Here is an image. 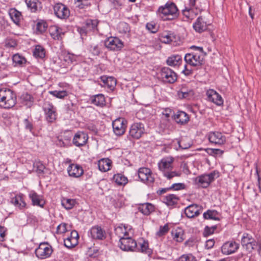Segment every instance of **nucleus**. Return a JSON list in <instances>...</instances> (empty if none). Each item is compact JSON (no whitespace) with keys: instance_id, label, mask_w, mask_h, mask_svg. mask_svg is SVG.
<instances>
[{"instance_id":"1","label":"nucleus","mask_w":261,"mask_h":261,"mask_svg":"<svg viewBox=\"0 0 261 261\" xmlns=\"http://www.w3.org/2000/svg\"><path fill=\"white\" fill-rule=\"evenodd\" d=\"M191 49H194L196 52L186 54L185 56V61L186 62L182 71L186 75H189L192 73L193 70L189 66L198 67L203 64V49L202 47L193 45Z\"/></svg>"},{"instance_id":"2","label":"nucleus","mask_w":261,"mask_h":261,"mask_svg":"<svg viewBox=\"0 0 261 261\" xmlns=\"http://www.w3.org/2000/svg\"><path fill=\"white\" fill-rule=\"evenodd\" d=\"M156 13L163 21L172 20L178 17L179 10L174 3L168 1L159 7Z\"/></svg>"},{"instance_id":"3","label":"nucleus","mask_w":261,"mask_h":261,"mask_svg":"<svg viewBox=\"0 0 261 261\" xmlns=\"http://www.w3.org/2000/svg\"><path fill=\"white\" fill-rule=\"evenodd\" d=\"M174 160L173 157L167 156L163 158L158 164L160 171L168 179L179 177L181 175V172L173 171Z\"/></svg>"},{"instance_id":"4","label":"nucleus","mask_w":261,"mask_h":261,"mask_svg":"<svg viewBox=\"0 0 261 261\" xmlns=\"http://www.w3.org/2000/svg\"><path fill=\"white\" fill-rule=\"evenodd\" d=\"M17 102L16 94L11 89H0V107L10 109L14 107Z\"/></svg>"},{"instance_id":"5","label":"nucleus","mask_w":261,"mask_h":261,"mask_svg":"<svg viewBox=\"0 0 261 261\" xmlns=\"http://www.w3.org/2000/svg\"><path fill=\"white\" fill-rule=\"evenodd\" d=\"M218 177L219 172L217 171H214L209 174H203L195 178V182L199 187L205 188L215 178Z\"/></svg>"},{"instance_id":"6","label":"nucleus","mask_w":261,"mask_h":261,"mask_svg":"<svg viewBox=\"0 0 261 261\" xmlns=\"http://www.w3.org/2000/svg\"><path fill=\"white\" fill-rule=\"evenodd\" d=\"M158 75L159 78L164 83L172 84L177 80L176 73L167 67L162 68Z\"/></svg>"},{"instance_id":"7","label":"nucleus","mask_w":261,"mask_h":261,"mask_svg":"<svg viewBox=\"0 0 261 261\" xmlns=\"http://www.w3.org/2000/svg\"><path fill=\"white\" fill-rule=\"evenodd\" d=\"M53 252L51 246L47 243H41L35 250L37 257L40 259H45L49 257Z\"/></svg>"},{"instance_id":"8","label":"nucleus","mask_w":261,"mask_h":261,"mask_svg":"<svg viewBox=\"0 0 261 261\" xmlns=\"http://www.w3.org/2000/svg\"><path fill=\"white\" fill-rule=\"evenodd\" d=\"M145 133L144 124L141 122L133 123L129 128V135L134 139H139Z\"/></svg>"},{"instance_id":"9","label":"nucleus","mask_w":261,"mask_h":261,"mask_svg":"<svg viewBox=\"0 0 261 261\" xmlns=\"http://www.w3.org/2000/svg\"><path fill=\"white\" fill-rule=\"evenodd\" d=\"M105 45L109 50L119 51L123 47L124 44L119 38L110 37L105 41Z\"/></svg>"},{"instance_id":"10","label":"nucleus","mask_w":261,"mask_h":261,"mask_svg":"<svg viewBox=\"0 0 261 261\" xmlns=\"http://www.w3.org/2000/svg\"><path fill=\"white\" fill-rule=\"evenodd\" d=\"M119 246L124 251H135L137 246L136 241L128 236L119 240Z\"/></svg>"},{"instance_id":"11","label":"nucleus","mask_w":261,"mask_h":261,"mask_svg":"<svg viewBox=\"0 0 261 261\" xmlns=\"http://www.w3.org/2000/svg\"><path fill=\"white\" fill-rule=\"evenodd\" d=\"M210 142L215 145H222L226 142V137L221 133L219 132H212L207 135Z\"/></svg>"},{"instance_id":"12","label":"nucleus","mask_w":261,"mask_h":261,"mask_svg":"<svg viewBox=\"0 0 261 261\" xmlns=\"http://www.w3.org/2000/svg\"><path fill=\"white\" fill-rule=\"evenodd\" d=\"M88 234L94 240H102L106 238L105 231L98 225L93 226L88 231Z\"/></svg>"},{"instance_id":"13","label":"nucleus","mask_w":261,"mask_h":261,"mask_svg":"<svg viewBox=\"0 0 261 261\" xmlns=\"http://www.w3.org/2000/svg\"><path fill=\"white\" fill-rule=\"evenodd\" d=\"M140 180L146 184H151L154 181L150 170L147 168H140L138 172Z\"/></svg>"},{"instance_id":"14","label":"nucleus","mask_w":261,"mask_h":261,"mask_svg":"<svg viewBox=\"0 0 261 261\" xmlns=\"http://www.w3.org/2000/svg\"><path fill=\"white\" fill-rule=\"evenodd\" d=\"M77 58L76 55L66 52L63 53L60 57L62 65L65 67H68L72 64L74 65L77 62Z\"/></svg>"},{"instance_id":"15","label":"nucleus","mask_w":261,"mask_h":261,"mask_svg":"<svg viewBox=\"0 0 261 261\" xmlns=\"http://www.w3.org/2000/svg\"><path fill=\"white\" fill-rule=\"evenodd\" d=\"M55 15L60 18L65 19L69 17L70 12L69 9L62 4L58 3L54 7Z\"/></svg>"},{"instance_id":"16","label":"nucleus","mask_w":261,"mask_h":261,"mask_svg":"<svg viewBox=\"0 0 261 261\" xmlns=\"http://www.w3.org/2000/svg\"><path fill=\"white\" fill-rule=\"evenodd\" d=\"M113 131L117 136L123 135L125 130V120L121 118L116 119L112 123Z\"/></svg>"},{"instance_id":"17","label":"nucleus","mask_w":261,"mask_h":261,"mask_svg":"<svg viewBox=\"0 0 261 261\" xmlns=\"http://www.w3.org/2000/svg\"><path fill=\"white\" fill-rule=\"evenodd\" d=\"M44 110L45 114V118L48 122H54L57 118L56 109L50 103L45 105Z\"/></svg>"},{"instance_id":"18","label":"nucleus","mask_w":261,"mask_h":261,"mask_svg":"<svg viewBox=\"0 0 261 261\" xmlns=\"http://www.w3.org/2000/svg\"><path fill=\"white\" fill-rule=\"evenodd\" d=\"M206 95L208 101L212 102L218 106H221L223 103V100L221 96L213 89L207 90Z\"/></svg>"},{"instance_id":"19","label":"nucleus","mask_w":261,"mask_h":261,"mask_svg":"<svg viewBox=\"0 0 261 261\" xmlns=\"http://www.w3.org/2000/svg\"><path fill=\"white\" fill-rule=\"evenodd\" d=\"M29 197L32 201V204L43 208L45 204V201L42 195H38L34 191L29 192Z\"/></svg>"},{"instance_id":"20","label":"nucleus","mask_w":261,"mask_h":261,"mask_svg":"<svg viewBox=\"0 0 261 261\" xmlns=\"http://www.w3.org/2000/svg\"><path fill=\"white\" fill-rule=\"evenodd\" d=\"M239 248V244L233 241L225 243L221 247L223 254L228 255L235 252Z\"/></svg>"},{"instance_id":"21","label":"nucleus","mask_w":261,"mask_h":261,"mask_svg":"<svg viewBox=\"0 0 261 261\" xmlns=\"http://www.w3.org/2000/svg\"><path fill=\"white\" fill-rule=\"evenodd\" d=\"M79 234L76 230L71 232L70 236L64 239V245L68 248L75 246L78 243Z\"/></svg>"},{"instance_id":"22","label":"nucleus","mask_w":261,"mask_h":261,"mask_svg":"<svg viewBox=\"0 0 261 261\" xmlns=\"http://www.w3.org/2000/svg\"><path fill=\"white\" fill-rule=\"evenodd\" d=\"M67 172L70 176L75 178L80 177L84 173L82 167L79 165L74 164H70L68 166Z\"/></svg>"},{"instance_id":"23","label":"nucleus","mask_w":261,"mask_h":261,"mask_svg":"<svg viewBox=\"0 0 261 261\" xmlns=\"http://www.w3.org/2000/svg\"><path fill=\"white\" fill-rule=\"evenodd\" d=\"M88 139V135L86 133L82 132H78L74 136L73 143L76 146H82L87 143Z\"/></svg>"},{"instance_id":"24","label":"nucleus","mask_w":261,"mask_h":261,"mask_svg":"<svg viewBox=\"0 0 261 261\" xmlns=\"http://www.w3.org/2000/svg\"><path fill=\"white\" fill-rule=\"evenodd\" d=\"M10 202L15 207L19 210L24 208L27 205L22 194L16 195L14 197L11 198Z\"/></svg>"},{"instance_id":"25","label":"nucleus","mask_w":261,"mask_h":261,"mask_svg":"<svg viewBox=\"0 0 261 261\" xmlns=\"http://www.w3.org/2000/svg\"><path fill=\"white\" fill-rule=\"evenodd\" d=\"M182 14L184 17V20H191L197 15V10L195 8H192L186 5L185 9L182 10Z\"/></svg>"},{"instance_id":"26","label":"nucleus","mask_w":261,"mask_h":261,"mask_svg":"<svg viewBox=\"0 0 261 261\" xmlns=\"http://www.w3.org/2000/svg\"><path fill=\"white\" fill-rule=\"evenodd\" d=\"M194 94L193 90L186 85H181V87L177 92V95L179 98H189Z\"/></svg>"},{"instance_id":"27","label":"nucleus","mask_w":261,"mask_h":261,"mask_svg":"<svg viewBox=\"0 0 261 261\" xmlns=\"http://www.w3.org/2000/svg\"><path fill=\"white\" fill-rule=\"evenodd\" d=\"M103 84L101 86L104 87H107L110 90H113L116 85V80L112 76H101L100 77Z\"/></svg>"},{"instance_id":"28","label":"nucleus","mask_w":261,"mask_h":261,"mask_svg":"<svg viewBox=\"0 0 261 261\" xmlns=\"http://www.w3.org/2000/svg\"><path fill=\"white\" fill-rule=\"evenodd\" d=\"M199 207L197 204H191L187 206L185 210L186 216L189 218H194L199 215Z\"/></svg>"},{"instance_id":"29","label":"nucleus","mask_w":261,"mask_h":261,"mask_svg":"<svg viewBox=\"0 0 261 261\" xmlns=\"http://www.w3.org/2000/svg\"><path fill=\"white\" fill-rule=\"evenodd\" d=\"M49 31L51 37L55 40L61 39L64 34L62 29L57 25L51 26Z\"/></svg>"},{"instance_id":"30","label":"nucleus","mask_w":261,"mask_h":261,"mask_svg":"<svg viewBox=\"0 0 261 261\" xmlns=\"http://www.w3.org/2000/svg\"><path fill=\"white\" fill-rule=\"evenodd\" d=\"M193 27L196 32L201 33L206 30L207 24L202 17H199L193 24Z\"/></svg>"},{"instance_id":"31","label":"nucleus","mask_w":261,"mask_h":261,"mask_svg":"<svg viewBox=\"0 0 261 261\" xmlns=\"http://www.w3.org/2000/svg\"><path fill=\"white\" fill-rule=\"evenodd\" d=\"M174 119L178 123L185 124L189 121L188 115L184 111H178L174 115Z\"/></svg>"},{"instance_id":"32","label":"nucleus","mask_w":261,"mask_h":261,"mask_svg":"<svg viewBox=\"0 0 261 261\" xmlns=\"http://www.w3.org/2000/svg\"><path fill=\"white\" fill-rule=\"evenodd\" d=\"M111 162L109 159H102L98 162V167L100 171L106 172L110 170Z\"/></svg>"},{"instance_id":"33","label":"nucleus","mask_w":261,"mask_h":261,"mask_svg":"<svg viewBox=\"0 0 261 261\" xmlns=\"http://www.w3.org/2000/svg\"><path fill=\"white\" fill-rule=\"evenodd\" d=\"M154 206L149 203H146L140 205L138 210L139 212L144 215H149L151 212L154 211Z\"/></svg>"},{"instance_id":"34","label":"nucleus","mask_w":261,"mask_h":261,"mask_svg":"<svg viewBox=\"0 0 261 261\" xmlns=\"http://www.w3.org/2000/svg\"><path fill=\"white\" fill-rule=\"evenodd\" d=\"M245 248L250 252H252L253 250L256 249L258 254L261 255V244L259 242L256 241L254 239L246 245Z\"/></svg>"},{"instance_id":"35","label":"nucleus","mask_w":261,"mask_h":261,"mask_svg":"<svg viewBox=\"0 0 261 261\" xmlns=\"http://www.w3.org/2000/svg\"><path fill=\"white\" fill-rule=\"evenodd\" d=\"M9 15L12 21L16 24H18L22 18L21 13L16 9H11L9 12Z\"/></svg>"},{"instance_id":"36","label":"nucleus","mask_w":261,"mask_h":261,"mask_svg":"<svg viewBox=\"0 0 261 261\" xmlns=\"http://www.w3.org/2000/svg\"><path fill=\"white\" fill-rule=\"evenodd\" d=\"M205 219H212L214 220H220V214L216 210H207L203 214Z\"/></svg>"},{"instance_id":"37","label":"nucleus","mask_w":261,"mask_h":261,"mask_svg":"<svg viewBox=\"0 0 261 261\" xmlns=\"http://www.w3.org/2000/svg\"><path fill=\"white\" fill-rule=\"evenodd\" d=\"M182 61V58L178 55L171 56L167 59L166 63L170 66H175L180 64Z\"/></svg>"},{"instance_id":"38","label":"nucleus","mask_w":261,"mask_h":261,"mask_svg":"<svg viewBox=\"0 0 261 261\" xmlns=\"http://www.w3.org/2000/svg\"><path fill=\"white\" fill-rule=\"evenodd\" d=\"M91 101L93 104L97 106L102 107L105 105V98L104 95L102 94L93 96Z\"/></svg>"},{"instance_id":"39","label":"nucleus","mask_w":261,"mask_h":261,"mask_svg":"<svg viewBox=\"0 0 261 261\" xmlns=\"http://www.w3.org/2000/svg\"><path fill=\"white\" fill-rule=\"evenodd\" d=\"M178 200V197L174 194H168L163 198L164 202L168 206H172L175 204Z\"/></svg>"},{"instance_id":"40","label":"nucleus","mask_w":261,"mask_h":261,"mask_svg":"<svg viewBox=\"0 0 261 261\" xmlns=\"http://www.w3.org/2000/svg\"><path fill=\"white\" fill-rule=\"evenodd\" d=\"M98 21L96 19H88L86 21L84 25L88 32L97 30Z\"/></svg>"},{"instance_id":"41","label":"nucleus","mask_w":261,"mask_h":261,"mask_svg":"<svg viewBox=\"0 0 261 261\" xmlns=\"http://www.w3.org/2000/svg\"><path fill=\"white\" fill-rule=\"evenodd\" d=\"M115 232L119 238V240L128 236L126 228L122 225L116 227L115 229Z\"/></svg>"},{"instance_id":"42","label":"nucleus","mask_w":261,"mask_h":261,"mask_svg":"<svg viewBox=\"0 0 261 261\" xmlns=\"http://www.w3.org/2000/svg\"><path fill=\"white\" fill-rule=\"evenodd\" d=\"M178 144L181 149H187L191 146L192 143L190 139L188 137H183L178 141Z\"/></svg>"},{"instance_id":"43","label":"nucleus","mask_w":261,"mask_h":261,"mask_svg":"<svg viewBox=\"0 0 261 261\" xmlns=\"http://www.w3.org/2000/svg\"><path fill=\"white\" fill-rule=\"evenodd\" d=\"M113 179L115 182L120 186L125 185L128 182L127 178L120 173L115 174L113 176Z\"/></svg>"},{"instance_id":"44","label":"nucleus","mask_w":261,"mask_h":261,"mask_svg":"<svg viewBox=\"0 0 261 261\" xmlns=\"http://www.w3.org/2000/svg\"><path fill=\"white\" fill-rule=\"evenodd\" d=\"M71 70L73 71V73L77 76H83L86 74V71L81 65L75 64L71 68Z\"/></svg>"},{"instance_id":"45","label":"nucleus","mask_w":261,"mask_h":261,"mask_svg":"<svg viewBox=\"0 0 261 261\" xmlns=\"http://www.w3.org/2000/svg\"><path fill=\"white\" fill-rule=\"evenodd\" d=\"M137 243V246L135 248V251H140L142 252H148V244L147 241L144 240H141L138 242Z\"/></svg>"},{"instance_id":"46","label":"nucleus","mask_w":261,"mask_h":261,"mask_svg":"<svg viewBox=\"0 0 261 261\" xmlns=\"http://www.w3.org/2000/svg\"><path fill=\"white\" fill-rule=\"evenodd\" d=\"M75 201L73 199L64 198L62 200V205L66 210L71 209L75 205Z\"/></svg>"},{"instance_id":"47","label":"nucleus","mask_w":261,"mask_h":261,"mask_svg":"<svg viewBox=\"0 0 261 261\" xmlns=\"http://www.w3.org/2000/svg\"><path fill=\"white\" fill-rule=\"evenodd\" d=\"M171 235L174 240L176 242H180L183 240V233L181 229L178 228L173 230L171 231Z\"/></svg>"},{"instance_id":"48","label":"nucleus","mask_w":261,"mask_h":261,"mask_svg":"<svg viewBox=\"0 0 261 261\" xmlns=\"http://www.w3.org/2000/svg\"><path fill=\"white\" fill-rule=\"evenodd\" d=\"M33 54L36 58H43L45 57V52L44 48L40 45H36L33 51Z\"/></svg>"},{"instance_id":"49","label":"nucleus","mask_w":261,"mask_h":261,"mask_svg":"<svg viewBox=\"0 0 261 261\" xmlns=\"http://www.w3.org/2000/svg\"><path fill=\"white\" fill-rule=\"evenodd\" d=\"M21 98L22 102L26 106H30L33 102V97L28 93L22 94Z\"/></svg>"},{"instance_id":"50","label":"nucleus","mask_w":261,"mask_h":261,"mask_svg":"<svg viewBox=\"0 0 261 261\" xmlns=\"http://www.w3.org/2000/svg\"><path fill=\"white\" fill-rule=\"evenodd\" d=\"M253 240L254 239L251 234L248 233H244L241 239L242 245L245 248L246 245L251 241H253Z\"/></svg>"},{"instance_id":"51","label":"nucleus","mask_w":261,"mask_h":261,"mask_svg":"<svg viewBox=\"0 0 261 261\" xmlns=\"http://www.w3.org/2000/svg\"><path fill=\"white\" fill-rule=\"evenodd\" d=\"M12 60L15 65H22L26 62L25 59L18 54H15L13 56Z\"/></svg>"},{"instance_id":"52","label":"nucleus","mask_w":261,"mask_h":261,"mask_svg":"<svg viewBox=\"0 0 261 261\" xmlns=\"http://www.w3.org/2000/svg\"><path fill=\"white\" fill-rule=\"evenodd\" d=\"M25 3L32 12H35L37 10L39 5L37 0H25Z\"/></svg>"},{"instance_id":"53","label":"nucleus","mask_w":261,"mask_h":261,"mask_svg":"<svg viewBox=\"0 0 261 261\" xmlns=\"http://www.w3.org/2000/svg\"><path fill=\"white\" fill-rule=\"evenodd\" d=\"M49 93L53 96L60 98L62 99L64 98L65 96H67V92L65 90H61V91H49Z\"/></svg>"},{"instance_id":"54","label":"nucleus","mask_w":261,"mask_h":261,"mask_svg":"<svg viewBox=\"0 0 261 261\" xmlns=\"http://www.w3.org/2000/svg\"><path fill=\"white\" fill-rule=\"evenodd\" d=\"M33 167L38 174H42L44 172L45 166L40 161H35L34 163Z\"/></svg>"},{"instance_id":"55","label":"nucleus","mask_w":261,"mask_h":261,"mask_svg":"<svg viewBox=\"0 0 261 261\" xmlns=\"http://www.w3.org/2000/svg\"><path fill=\"white\" fill-rule=\"evenodd\" d=\"M169 230L168 224H166L164 226H161L159 230L156 232V236L158 237H161L165 236Z\"/></svg>"},{"instance_id":"56","label":"nucleus","mask_w":261,"mask_h":261,"mask_svg":"<svg viewBox=\"0 0 261 261\" xmlns=\"http://www.w3.org/2000/svg\"><path fill=\"white\" fill-rule=\"evenodd\" d=\"M101 45L92 44L90 46L89 50L94 56H98L101 52Z\"/></svg>"},{"instance_id":"57","label":"nucleus","mask_w":261,"mask_h":261,"mask_svg":"<svg viewBox=\"0 0 261 261\" xmlns=\"http://www.w3.org/2000/svg\"><path fill=\"white\" fill-rule=\"evenodd\" d=\"M174 37L171 33H163L161 36V40L164 43H170L173 39Z\"/></svg>"},{"instance_id":"58","label":"nucleus","mask_w":261,"mask_h":261,"mask_svg":"<svg viewBox=\"0 0 261 261\" xmlns=\"http://www.w3.org/2000/svg\"><path fill=\"white\" fill-rule=\"evenodd\" d=\"M118 29L121 33H126L130 30L128 24L124 22H120L118 24Z\"/></svg>"},{"instance_id":"59","label":"nucleus","mask_w":261,"mask_h":261,"mask_svg":"<svg viewBox=\"0 0 261 261\" xmlns=\"http://www.w3.org/2000/svg\"><path fill=\"white\" fill-rule=\"evenodd\" d=\"M93 0H75V3L77 4V6L81 9L85 8L91 5V2Z\"/></svg>"},{"instance_id":"60","label":"nucleus","mask_w":261,"mask_h":261,"mask_svg":"<svg viewBox=\"0 0 261 261\" xmlns=\"http://www.w3.org/2000/svg\"><path fill=\"white\" fill-rule=\"evenodd\" d=\"M146 28L152 33H155L158 30V28L156 25L152 22L147 23L146 25Z\"/></svg>"},{"instance_id":"61","label":"nucleus","mask_w":261,"mask_h":261,"mask_svg":"<svg viewBox=\"0 0 261 261\" xmlns=\"http://www.w3.org/2000/svg\"><path fill=\"white\" fill-rule=\"evenodd\" d=\"M178 261H196V259L191 254H185L180 257Z\"/></svg>"},{"instance_id":"62","label":"nucleus","mask_w":261,"mask_h":261,"mask_svg":"<svg viewBox=\"0 0 261 261\" xmlns=\"http://www.w3.org/2000/svg\"><path fill=\"white\" fill-rule=\"evenodd\" d=\"M17 44L15 39L7 38L5 41V46L7 47H14Z\"/></svg>"},{"instance_id":"63","label":"nucleus","mask_w":261,"mask_h":261,"mask_svg":"<svg viewBox=\"0 0 261 261\" xmlns=\"http://www.w3.org/2000/svg\"><path fill=\"white\" fill-rule=\"evenodd\" d=\"M67 224L62 223L59 225L57 228V231L58 233H63L67 231Z\"/></svg>"},{"instance_id":"64","label":"nucleus","mask_w":261,"mask_h":261,"mask_svg":"<svg viewBox=\"0 0 261 261\" xmlns=\"http://www.w3.org/2000/svg\"><path fill=\"white\" fill-rule=\"evenodd\" d=\"M7 228L4 226H0V242H4L5 240Z\"/></svg>"}]
</instances>
